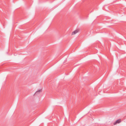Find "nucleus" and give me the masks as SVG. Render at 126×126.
<instances>
[{
	"mask_svg": "<svg viewBox=\"0 0 126 126\" xmlns=\"http://www.w3.org/2000/svg\"><path fill=\"white\" fill-rule=\"evenodd\" d=\"M121 122V121L120 119H118L116 120L115 122L114 123V125H115L116 123H119Z\"/></svg>",
	"mask_w": 126,
	"mask_h": 126,
	"instance_id": "obj_1",
	"label": "nucleus"
},
{
	"mask_svg": "<svg viewBox=\"0 0 126 126\" xmlns=\"http://www.w3.org/2000/svg\"><path fill=\"white\" fill-rule=\"evenodd\" d=\"M78 30H76L74 31L72 33V35H74V34H76V33H78Z\"/></svg>",
	"mask_w": 126,
	"mask_h": 126,
	"instance_id": "obj_2",
	"label": "nucleus"
},
{
	"mask_svg": "<svg viewBox=\"0 0 126 126\" xmlns=\"http://www.w3.org/2000/svg\"><path fill=\"white\" fill-rule=\"evenodd\" d=\"M40 91V90H39L38 91L35 92V94H37V93H38V92H39Z\"/></svg>",
	"mask_w": 126,
	"mask_h": 126,
	"instance_id": "obj_3",
	"label": "nucleus"
}]
</instances>
